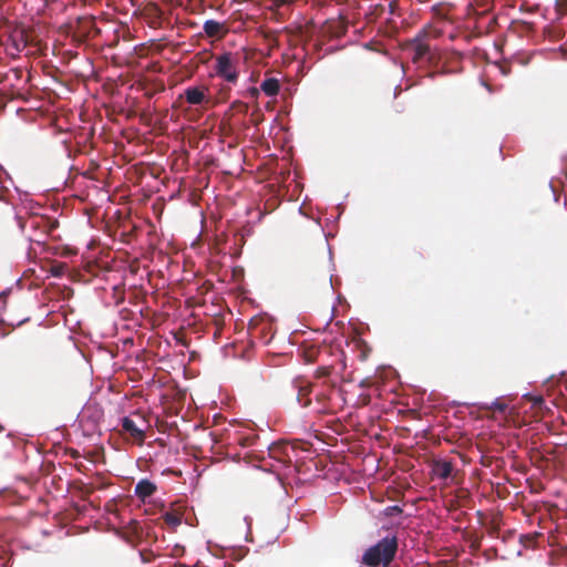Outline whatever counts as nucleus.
Here are the masks:
<instances>
[{
  "instance_id": "c756f323",
  "label": "nucleus",
  "mask_w": 567,
  "mask_h": 567,
  "mask_svg": "<svg viewBox=\"0 0 567 567\" xmlns=\"http://www.w3.org/2000/svg\"><path fill=\"white\" fill-rule=\"evenodd\" d=\"M136 415L138 416L141 423L144 425L145 424V420L141 415H138V414H136Z\"/></svg>"
},
{
  "instance_id": "473e14b6",
  "label": "nucleus",
  "mask_w": 567,
  "mask_h": 567,
  "mask_svg": "<svg viewBox=\"0 0 567 567\" xmlns=\"http://www.w3.org/2000/svg\"><path fill=\"white\" fill-rule=\"evenodd\" d=\"M53 274H54V276H58L59 275V269H55V271Z\"/></svg>"
},
{
  "instance_id": "2f4dec72",
  "label": "nucleus",
  "mask_w": 567,
  "mask_h": 567,
  "mask_svg": "<svg viewBox=\"0 0 567 567\" xmlns=\"http://www.w3.org/2000/svg\"><path fill=\"white\" fill-rule=\"evenodd\" d=\"M53 274H54V276H58L59 275V269H55V271Z\"/></svg>"
},
{
  "instance_id": "1a4fd4ad",
  "label": "nucleus",
  "mask_w": 567,
  "mask_h": 567,
  "mask_svg": "<svg viewBox=\"0 0 567 567\" xmlns=\"http://www.w3.org/2000/svg\"><path fill=\"white\" fill-rule=\"evenodd\" d=\"M122 429L128 434L135 442L142 444L145 440V432L140 424L133 417L125 416L122 419Z\"/></svg>"
},
{
  "instance_id": "423d86ee",
  "label": "nucleus",
  "mask_w": 567,
  "mask_h": 567,
  "mask_svg": "<svg viewBox=\"0 0 567 567\" xmlns=\"http://www.w3.org/2000/svg\"><path fill=\"white\" fill-rule=\"evenodd\" d=\"M431 45L426 41V33H420L412 40L406 42L405 49L412 54V62L419 63L421 60L426 59L430 53Z\"/></svg>"
},
{
  "instance_id": "0eeeda50",
  "label": "nucleus",
  "mask_w": 567,
  "mask_h": 567,
  "mask_svg": "<svg viewBox=\"0 0 567 567\" xmlns=\"http://www.w3.org/2000/svg\"><path fill=\"white\" fill-rule=\"evenodd\" d=\"M346 32L347 22L342 18L326 21L320 31L323 40L338 39Z\"/></svg>"
},
{
  "instance_id": "f8f14e48",
  "label": "nucleus",
  "mask_w": 567,
  "mask_h": 567,
  "mask_svg": "<svg viewBox=\"0 0 567 567\" xmlns=\"http://www.w3.org/2000/svg\"><path fill=\"white\" fill-rule=\"evenodd\" d=\"M357 16L364 14L368 19V22H371L374 18L379 17L383 12V7L378 3H371L369 7L364 8L360 0H357Z\"/></svg>"
},
{
  "instance_id": "bb28decb",
  "label": "nucleus",
  "mask_w": 567,
  "mask_h": 567,
  "mask_svg": "<svg viewBox=\"0 0 567 567\" xmlns=\"http://www.w3.org/2000/svg\"><path fill=\"white\" fill-rule=\"evenodd\" d=\"M70 456L73 458L80 457V453L76 450H70Z\"/></svg>"
},
{
  "instance_id": "b1692460",
  "label": "nucleus",
  "mask_w": 567,
  "mask_h": 567,
  "mask_svg": "<svg viewBox=\"0 0 567 567\" xmlns=\"http://www.w3.org/2000/svg\"><path fill=\"white\" fill-rule=\"evenodd\" d=\"M260 91H261V90H260V87L258 89V87L251 86V87H249V89L247 90V95H248L249 97H251V99H255V100H256V99H258Z\"/></svg>"
},
{
  "instance_id": "cd10ccee",
  "label": "nucleus",
  "mask_w": 567,
  "mask_h": 567,
  "mask_svg": "<svg viewBox=\"0 0 567 567\" xmlns=\"http://www.w3.org/2000/svg\"><path fill=\"white\" fill-rule=\"evenodd\" d=\"M496 406L499 411H504L506 408L505 404H497Z\"/></svg>"
},
{
  "instance_id": "7ed1b4c3",
  "label": "nucleus",
  "mask_w": 567,
  "mask_h": 567,
  "mask_svg": "<svg viewBox=\"0 0 567 567\" xmlns=\"http://www.w3.org/2000/svg\"><path fill=\"white\" fill-rule=\"evenodd\" d=\"M240 58L238 53L224 52L215 56L214 71L216 76L236 84L239 79Z\"/></svg>"
},
{
  "instance_id": "f3484780",
  "label": "nucleus",
  "mask_w": 567,
  "mask_h": 567,
  "mask_svg": "<svg viewBox=\"0 0 567 567\" xmlns=\"http://www.w3.org/2000/svg\"><path fill=\"white\" fill-rule=\"evenodd\" d=\"M321 290L322 293L329 299L333 300L334 291L332 286V276L329 271H326L321 278Z\"/></svg>"
},
{
  "instance_id": "a211bd4d",
  "label": "nucleus",
  "mask_w": 567,
  "mask_h": 567,
  "mask_svg": "<svg viewBox=\"0 0 567 567\" xmlns=\"http://www.w3.org/2000/svg\"><path fill=\"white\" fill-rule=\"evenodd\" d=\"M360 45L365 52L372 51L379 54H383L385 52L384 45L380 41H367L361 42L359 39H357V47Z\"/></svg>"
},
{
  "instance_id": "6ab92c4d",
  "label": "nucleus",
  "mask_w": 567,
  "mask_h": 567,
  "mask_svg": "<svg viewBox=\"0 0 567 567\" xmlns=\"http://www.w3.org/2000/svg\"><path fill=\"white\" fill-rule=\"evenodd\" d=\"M182 518L183 515L174 511H168L163 515L164 523L172 528L179 526L182 524Z\"/></svg>"
},
{
  "instance_id": "20e7f679",
  "label": "nucleus",
  "mask_w": 567,
  "mask_h": 567,
  "mask_svg": "<svg viewBox=\"0 0 567 567\" xmlns=\"http://www.w3.org/2000/svg\"><path fill=\"white\" fill-rule=\"evenodd\" d=\"M29 43L30 38L27 29L22 25H16L9 32L6 41V50L11 56L16 58L19 56L20 52H22Z\"/></svg>"
},
{
  "instance_id": "f257e3e1",
  "label": "nucleus",
  "mask_w": 567,
  "mask_h": 567,
  "mask_svg": "<svg viewBox=\"0 0 567 567\" xmlns=\"http://www.w3.org/2000/svg\"><path fill=\"white\" fill-rule=\"evenodd\" d=\"M340 375V382L334 388L331 395L324 392H317L316 400L320 404L317 413H336L344 411L346 406L350 405L353 400L354 384H353V370L349 368L346 361H340L337 365Z\"/></svg>"
},
{
  "instance_id": "9b49d317",
  "label": "nucleus",
  "mask_w": 567,
  "mask_h": 567,
  "mask_svg": "<svg viewBox=\"0 0 567 567\" xmlns=\"http://www.w3.org/2000/svg\"><path fill=\"white\" fill-rule=\"evenodd\" d=\"M157 491V486L147 478L141 480L136 485L134 493L142 502L151 497Z\"/></svg>"
},
{
  "instance_id": "dca6fc26",
  "label": "nucleus",
  "mask_w": 567,
  "mask_h": 567,
  "mask_svg": "<svg viewBox=\"0 0 567 567\" xmlns=\"http://www.w3.org/2000/svg\"><path fill=\"white\" fill-rule=\"evenodd\" d=\"M360 388L363 391L359 394V398L357 400V408L359 405H367L370 402L371 394H372L371 393L372 392L371 382H370V380L368 378L361 381ZM375 391L377 390L373 389V392H375Z\"/></svg>"
},
{
  "instance_id": "9d476101",
  "label": "nucleus",
  "mask_w": 567,
  "mask_h": 567,
  "mask_svg": "<svg viewBox=\"0 0 567 567\" xmlns=\"http://www.w3.org/2000/svg\"><path fill=\"white\" fill-rule=\"evenodd\" d=\"M204 32L208 38L221 39L228 32L225 23L216 20H207L203 25Z\"/></svg>"
},
{
  "instance_id": "39448f33",
  "label": "nucleus",
  "mask_w": 567,
  "mask_h": 567,
  "mask_svg": "<svg viewBox=\"0 0 567 567\" xmlns=\"http://www.w3.org/2000/svg\"><path fill=\"white\" fill-rule=\"evenodd\" d=\"M312 392V383L305 378L298 377L295 378L289 388V394L291 396H296L297 401L303 406L307 408L311 403V399L309 395Z\"/></svg>"
},
{
  "instance_id": "a878e982",
  "label": "nucleus",
  "mask_w": 567,
  "mask_h": 567,
  "mask_svg": "<svg viewBox=\"0 0 567 567\" xmlns=\"http://www.w3.org/2000/svg\"><path fill=\"white\" fill-rule=\"evenodd\" d=\"M354 408V404L352 401L350 402V405L346 406V409H349L348 413L346 414L347 417H349V422H352L351 415H352V409Z\"/></svg>"
},
{
  "instance_id": "393cba45",
  "label": "nucleus",
  "mask_w": 567,
  "mask_h": 567,
  "mask_svg": "<svg viewBox=\"0 0 567 567\" xmlns=\"http://www.w3.org/2000/svg\"><path fill=\"white\" fill-rule=\"evenodd\" d=\"M293 0H274L276 7H281L291 3Z\"/></svg>"
},
{
  "instance_id": "4468645a",
  "label": "nucleus",
  "mask_w": 567,
  "mask_h": 567,
  "mask_svg": "<svg viewBox=\"0 0 567 567\" xmlns=\"http://www.w3.org/2000/svg\"><path fill=\"white\" fill-rule=\"evenodd\" d=\"M433 472L439 478L446 480L453 472V464L450 461H436L433 464Z\"/></svg>"
},
{
  "instance_id": "5701e85b",
  "label": "nucleus",
  "mask_w": 567,
  "mask_h": 567,
  "mask_svg": "<svg viewBox=\"0 0 567 567\" xmlns=\"http://www.w3.org/2000/svg\"><path fill=\"white\" fill-rule=\"evenodd\" d=\"M441 59H442V52L437 49L430 48V53L426 56L427 62L431 65L436 66L439 64V62L441 61Z\"/></svg>"
},
{
  "instance_id": "412c9836",
  "label": "nucleus",
  "mask_w": 567,
  "mask_h": 567,
  "mask_svg": "<svg viewBox=\"0 0 567 567\" xmlns=\"http://www.w3.org/2000/svg\"><path fill=\"white\" fill-rule=\"evenodd\" d=\"M91 410H92V406H86V408L82 411V413H81V415H80V417H81V422H82V423H84V422H85V420L89 417V415H87V414L91 412ZM102 416H103L102 411H101V410H99V409H94V410H93V413H92V417H93V425L97 424V422L101 420V417H102ZM90 417H91V415H90Z\"/></svg>"
},
{
  "instance_id": "7c9ffc66",
  "label": "nucleus",
  "mask_w": 567,
  "mask_h": 567,
  "mask_svg": "<svg viewBox=\"0 0 567 567\" xmlns=\"http://www.w3.org/2000/svg\"><path fill=\"white\" fill-rule=\"evenodd\" d=\"M392 509L393 512H401V508L399 506H394Z\"/></svg>"
},
{
  "instance_id": "c85d7f7f",
  "label": "nucleus",
  "mask_w": 567,
  "mask_h": 567,
  "mask_svg": "<svg viewBox=\"0 0 567 567\" xmlns=\"http://www.w3.org/2000/svg\"><path fill=\"white\" fill-rule=\"evenodd\" d=\"M141 555H142V558H143L145 561H150L148 556H145V554H144V553H142Z\"/></svg>"
},
{
  "instance_id": "4be33fe9",
  "label": "nucleus",
  "mask_w": 567,
  "mask_h": 567,
  "mask_svg": "<svg viewBox=\"0 0 567 567\" xmlns=\"http://www.w3.org/2000/svg\"><path fill=\"white\" fill-rule=\"evenodd\" d=\"M248 104L239 100L234 101L229 106V111L241 114H246L248 112Z\"/></svg>"
},
{
  "instance_id": "aec40b11",
  "label": "nucleus",
  "mask_w": 567,
  "mask_h": 567,
  "mask_svg": "<svg viewBox=\"0 0 567 567\" xmlns=\"http://www.w3.org/2000/svg\"><path fill=\"white\" fill-rule=\"evenodd\" d=\"M20 227L22 229H24L25 227H30L34 230L37 229H42V233H45V228H47V223L45 220H43L42 218H38V217H31L29 219H27L24 223L20 224Z\"/></svg>"
},
{
  "instance_id": "f03ea898",
  "label": "nucleus",
  "mask_w": 567,
  "mask_h": 567,
  "mask_svg": "<svg viewBox=\"0 0 567 567\" xmlns=\"http://www.w3.org/2000/svg\"><path fill=\"white\" fill-rule=\"evenodd\" d=\"M396 551V537H384L364 553L362 564L369 567L389 566L394 559Z\"/></svg>"
},
{
  "instance_id": "2eb2a0df",
  "label": "nucleus",
  "mask_w": 567,
  "mask_h": 567,
  "mask_svg": "<svg viewBox=\"0 0 567 567\" xmlns=\"http://www.w3.org/2000/svg\"><path fill=\"white\" fill-rule=\"evenodd\" d=\"M260 90L267 96H277L280 91V82L275 78H267L260 84Z\"/></svg>"
},
{
  "instance_id": "6e6552de",
  "label": "nucleus",
  "mask_w": 567,
  "mask_h": 567,
  "mask_svg": "<svg viewBox=\"0 0 567 567\" xmlns=\"http://www.w3.org/2000/svg\"><path fill=\"white\" fill-rule=\"evenodd\" d=\"M207 92V86H188L185 89L183 96L189 105H208L210 99Z\"/></svg>"
},
{
  "instance_id": "ddd939ff",
  "label": "nucleus",
  "mask_w": 567,
  "mask_h": 567,
  "mask_svg": "<svg viewBox=\"0 0 567 567\" xmlns=\"http://www.w3.org/2000/svg\"><path fill=\"white\" fill-rule=\"evenodd\" d=\"M363 324L357 321V352H360V360L365 361L371 353V347L360 337Z\"/></svg>"
}]
</instances>
